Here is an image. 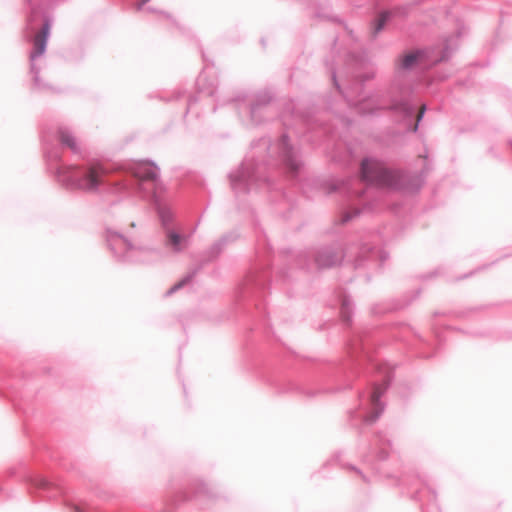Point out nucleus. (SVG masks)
I'll use <instances>...</instances> for the list:
<instances>
[{"label":"nucleus","instance_id":"f257e3e1","mask_svg":"<svg viewBox=\"0 0 512 512\" xmlns=\"http://www.w3.org/2000/svg\"><path fill=\"white\" fill-rule=\"evenodd\" d=\"M47 170L56 180L70 190L107 193H138L142 196L154 193L160 181V168L150 160L133 161L127 164L65 165L61 149L68 148L75 155L81 148L72 130L59 126L55 131L41 132Z\"/></svg>","mask_w":512,"mask_h":512},{"label":"nucleus","instance_id":"f03ea898","mask_svg":"<svg viewBox=\"0 0 512 512\" xmlns=\"http://www.w3.org/2000/svg\"><path fill=\"white\" fill-rule=\"evenodd\" d=\"M303 167L301 148L292 143L287 132H283L274 141L266 136L252 141L250 152L228 177L237 197L265 190L286 200V193L275 182L276 176L286 174L295 178Z\"/></svg>","mask_w":512,"mask_h":512},{"label":"nucleus","instance_id":"7ed1b4c3","mask_svg":"<svg viewBox=\"0 0 512 512\" xmlns=\"http://www.w3.org/2000/svg\"><path fill=\"white\" fill-rule=\"evenodd\" d=\"M333 86L343 96L347 105L353 107L363 116L376 115L379 111H386L391 114L394 121L404 127L406 133H417L427 111L426 103H422L420 110L416 112L414 101V88L402 83L396 77L387 90L384 102L381 105L373 103V100L365 94L364 83L374 77L373 73L357 74L356 82L346 89H343L338 78L336 67L333 62H325Z\"/></svg>","mask_w":512,"mask_h":512},{"label":"nucleus","instance_id":"20e7f679","mask_svg":"<svg viewBox=\"0 0 512 512\" xmlns=\"http://www.w3.org/2000/svg\"><path fill=\"white\" fill-rule=\"evenodd\" d=\"M420 157L424 158L425 162L419 172L385 167L375 158L365 157L360 164L361 180L369 187L412 194L418 193L425 184L428 173L433 169L426 147L424 154Z\"/></svg>","mask_w":512,"mask_h":512},{"label":"nucleus","instance_id":"39448f33","mask_svg":"<svg viewBox=\"0 0 512 512\" xmlns=\"http://www.w3.org/2000/svg\"><path fill=\"white\" fill-rule=\"evenodd\" d=\"M59 0H25L28 6L24 36L32 41L33 49L30 52V73L33 85L40 91L51 90L52 87L40 78V68L35 59L45 54L51 29L54 22L52 9Z\"/></svg>","mask_w":512,"mask_h":512},{"label":"nucleus","instance_id":"423d86ee","mask_svg":"<svg viewBox=\"0 0 512 512\" xmlns=\"http://www.w3.org/2000/svg\"><path fill=\"white\" fill-rule=\"evenodd\" d=\"M275 91L266 87L253 94L239 92L231 99L239 110L245 105L248 111L249 123L256 127L264 124L274 116L271 104L275 100Z\"/></svg>","mask_w":512,"mask_h":512},{"label":"nucleus","instance_id":"0eeeda50","mask_svg":"<svg viewBox=\"0 0 512 512\" xmlns=\"http://www.w3.org/2000/svg\"><path fill=\"white\" fill-rule=\"evenodd\" d=\"M464 35V27L458 28L457 31L443 39V48L438 58L431 59L430 49H416L409 53L399 57L396 61V72L397 74L404 71H411L419 64L425 61H431L434 64L448 61L453 53L459 47L460 38Z\"/></svg>","mask_w":512,"mask_h":512},{"label":"nucleus","instance_id":"6e6552de","mask_svg":"<svg viewBox=\"0 0 512 512\" xmlns=\"http://www.w3.org/2000/svg\"><path fill=\"white\" fill-rule=\"evenodd\" d=\"M197 94L190 95L187 100L184 117L193 109V106L200 100L202 96L214 97L217 92L215 81H207L205 69L196 79Z\"/></svg>","mask_w":512,"mask_h":512},{"label":"nucleus","instance_id":"1a4fd4ad","mask_svg":"<svg viewBox=\"0 0 512 512\" xmlns=\"http://www.w3.org/2000/svg\"><path fill=\"white\" fill-rule=\"evenodd\" d=\"M306 6H307V8H312L314 10L313 14H312V18L320 19V20H330V21L341 24L343 26L344 31L349 36V38L353 42L357 41V37H356L354 31L351 28H349V26L344 21H342L338 17H332L330 15L331 9H330L329 5H321L319 0H307Z\"/></svg>","mask_w":512,"mask_h":512},{"label":"nucleus","instance_id":"9d476101","mask_svg":"<svg viewBox=\"0 0 512 512\" xmlns=\"http://www.w3.org/2000/svg\"><path fill=\"white\" fill-rule=\"evenodd\" d=\"M392 20V14L390 10L383 9L379 11L375 18L370 23V37L372 40H376L379 33H381L386 25Z\"/></svg>","mask_w":512,"mask_h":512},{"label":"nucleus","instance_id":"9b49d317","mask_svg":"<svg viewBox=\"0 0 512 512\" xmlns=\"http://www.w3.org/2000/svg\"><path fill=\"white\" fill-rule=\"evenodd\" d=\"M420 3L421 1L417 0L403 5L394 6L392 9H389L392 14V19L394 17L406 18L410 14L412 8L416 5H419Z\"/></svg>","mask_w":512,"mask_h":512},{"label":"nucleus","instance_id":"f8f14e48","mask_svg":"<svg viewBox=\"0 0 512 512\" xmlns=\"http://www.w3.org/2000/svg\"><path fill=\"white\" fill-rule=\"evenodd\" d=\"M363 210L364 208L359 207H353L351 209L344 210L342 212L341 221L335 222L334 224H347L349 221L358 217L363 212Z\"/></svg>","mask_w":512,"mask_h":512},{"label":"nucleus","instance_id":"ddd939ff","mask_svg":"<svg viewBox=\"0 0 512 512\" xmlns=\"http://www.w3.org/2000/svg\"><path fill=\"white\" fill-rule=\"evenodd\" d=\"M322 187L326 194H332L336 191H341L343 189L349 191V188H346L345 183H337L335 181H325L322 184Z\"/></svg>","mask_w":512,"mask_h":512},{"label":"nucleus","instance_id":"4468645a","mask_svg":"<svg viewBox=\"0 0 512 512\" xmlns=\"http://www.w3.org/2000/svg\"><path fill=\"white\" fill-rule=\"evenodd\" d=\"M185 242H186L185 237H183L175 232L168 233V244L172 248L180 249L184 245Z\"/></svg>","mask_w":512,"mask_h":512},{"label":"nucleus","instance_id":"2eb2a0df","mask_svg":"<svg viewBox=\"0 0 512 512\" xmlns=\"http://www.w3.org/2000/svg\"><path fill=\"white\" fill-rule=\"evenodd\" d=\"M384 392V388H376L371 396V399H372V402L373 404L375 405V410H376V414L375 416L371 419V421H374L376 419V417L378 416V414L382 411V408L379 407V399L381 397V395L383 394Z\"/></svg>","mask_w":512,"mask_h":512},{"label":"nucleus","instance_id":"dca6fc26","mask_svg":"<svg viewBox=\"0 0 512 512\" xmlns=\"http://www.w3.org/2000/svg\"><path fill=\"white\" fill-rule=\"evenodd\" d=\"M159 216L162 225L170 224V222L172 221V213L167 209H160Z\"/></svg>","mask_w":512,"mask_h":512},{"label":"nucleus","instance_id":"f3484780","mask_svg":"<svg viewBox=\"0 0 512 512\" xmlns=\"http://www.w3.org/2000/svg\"><path fill=\"white\" fill-rule=\"evenodd\" d=\"M183 96H184V92H183V91H181V90H177V91H175V92L173 93V95H172V99H173V100H179V99H181Z\"/></svg>","mask_w":512,"mask_h":512},{"label":"nucleus","instance_id":"a211bd4d","mask_svg":"<svg viewBox=\"0 0 512 512\" xmlns=\"http://www.w3.org/2000/svg\"><path fill=\"white\" fill-rule=\"evenodd\" d=\"M250 214H251V221L253 222L252 224H259V219L257 218L256 212L254 209L250 210Z\"/></svg>","mask_w":512,"mask_h":512},{"label":"nucleus","instance_id":"6ab92c4d","mask_svg":"<svg viewBox=\"0 0 512 512\" xmlns=\"http://www.w3.org/2000/svg\"><path fill=\"white\" fill-rule=\"evenodd\" d=\"M148 9H149L150 11H153V12H159L160 14L164 15L167 19H171V18H172V16H171L169 13H167V12H164V11H157V10H155L154 8H151V7H149Z\"/></svg>","mask_w":512,"mask_h":512},{"label":"nucleus","instance_id":"aec40b11","mask_svg":"<svg viewBox=\"0 0 512 512\" xmlns=\"http://www.w3.org/2000/svg\"><path fill=\"white\" fill-rule=\"evenodd\" d=\"M489 154H491L493 157L497 158V159H500L501 160V157L499 154L496 153L494 147H490L489 150H488Z\"/></svg>","mask_w":512,"mask_h":512},{"label":"nucleus","instance_id":"412c9836","mask_svg":"<svg viewBox=\"0 0 512 512\" xmlns=\"http://www.w3.org/2000/svg\"><path fill=\"white\" fill-rule=\"evenodd\" d=\"M347 60H348V62L356 61L357 60L356 54L355 53H348Z\"/></svg>","mask_w":512,"mask_h":512},{"label":"nucleus","instance_id":"4be33fe9","mask_svg":"<svg viewBox=\"0 0 512 512\" xmlns=\"http://www.w3.org/2000/svg\"><path fill=\"white\" fill-rule=\"evenodd\" d=\"M202 57H203V61L205 62V68L208 66V60L207 58L205 57V54L202 52Z\"/></svg>","mask_w":512,"mask_h":512},{"label":"nucleus","instance_id":"5701e85b","mask_svg":"<svg viewBox=\"0 0 512 512\" xmlns=\"http://www.w3.org/2000/svg\"><path fill=\"white\" fill-rule=\"evenodd\" d=\"M183 285V282H180L179 284H177L175 287H174V290L180 288L181 286Z\"/></svg>","mask_w":512,"mask_h":512},{"label":"nucleus","instance_id":"b1692460","mask_svg":"<svg viewBox=\"0 0 512 512\" xmlns=\"http://www.w3.org/2000/svg\"><path fill=\"white\" fill-rule=\"evenodd\" d=\"M321 130L324 132V133H328L329 130L326 128V127H321Z\"/></svg>","mask_w":512,"mask_h":512},{"label":"nucleus","instance_id":"393cba45","mask_svg":"<svg viewBox=\"0 0 512 512\" xmlns=\"http://www.w3.org/2000/svg\"><path fill=\"white\" fill-rule=\"evenodd\" d=\"M337 41H338V38H335V39H334V42H333V46H334V47L336 46Z\"/></svg>","mask_w":512,"mask_h":512},{"label":"nucleus","instance_id":"a878e982","mask_svg":"<svg viewBox=\"0 0 512 512\" xmlns=\"http://www.w3.org/2000/svg\"><path fill=\"white\" fill-rule=\"evenodd\" d=\"M355 193H358L359 196H362L364 194V191H361V192L355 191Z\"/></svg>","mask_w":512,"mask_h":512},{"label":"nucleus","instance_id":"bb28decb","mask_svg":"<svg viewBox=\"0 0 512 512\" xmlns=\"http://www.w3.org/2000/svg\"><path fill=\"white\" fill-rule=\"evenodd\" d=\"M345 120H346L347 125L351 124V121L349 119H345Z\"/></svg>","mask_w":512,"mask_h":512},{"label":"nucleus","instance_id":"cd10ccee","mask_svg":"<svg viewBox=\"0 0 512 512\" xmlns=\"http://www.w3.org/2000/svg\"><path fill=\"white\" fill-rule=\"evenodd\" d=\"M261 43H262V45H263V46H265V41H264V39H261Z\"/></svg>","mask_w":512,"mask_h":512}]
</instances>
